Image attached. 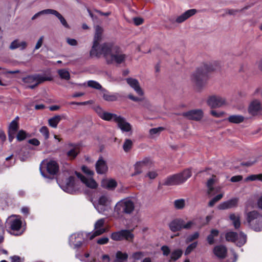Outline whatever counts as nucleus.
Wrapping results in <instances>:
<instances>
[{
    "label": "nucleus",
    "mask_w": 262,
    "mask_h": 262,
    "mask_svg": "<svg viewBox=\"0 0 262 262\" xmlns=\"http://www.w3.org/2000/svg\"><path fill=\"white\" fill-rule=\"evenodd\" d=\"M101 55L105 57L108 63L115 62L117 64L123 63L126 56L123 54L117 46L112 44H104L101 48Z\"/></svg>",
    "instance_id": "nucleus-1"
},
{
    "label": "nucleus",
    "mask_w": 262,
    "mask_h": 262,
    "mask_svg": "<svg viewBox=\"0 0 262 262\" xmlns=\"http://www.w3.org/2000/svg\"><path fill=\"white\" fill-rule=\"evenodd\" d=\"M135 209L133 199L127 198L117 202L114 208V212L118 215L121 213L130 214Z\"/></svg>",
    "instance_id": "nucleus-2"
},
{
    "label": "nucleus",
    "mask_w": 262,
    "mask_h": 262,
    "mask_svg": "<svg viewBox=\"0 0 262 262\" xmlns=\"http://www.w3.org/2000/svg\"><path fill=\"white\" fill-rule=\"evenodd\" d=\"M59 185L63 191L69 193H74L79 189L78 181L73 176L59 180Z\"/></svg>",
    "instance_id": "nucleus-3"
},
{
    "label": "nucleus",
    "mask_w": 262,
    "mask_h": 262,
    "mask_svg": "<svg viewBox=\"0 0 262 262\" xmlns=\"http://www.w3.org/2000/svg\"><path fill=\"white\" fill-rule=\"evenodd\" d=\"M207 72L201 67L194 72L191 78V80L197 89H201L206 84L207 80Z\"/></svg>",
    "instance_id": "nucleus-4"
},
{
    "label": "nucleus",
    "mask_w": 262,
    "mask_h": 262,
    "mask_svg": "<svg viewBox=\"0 0 262 262\" xmlns=\"http://www.w3.org/2000/svg\"><path fill=\"white\" fill-rule=\"evenodd\" d=\"M247 221L251 227L256 231L262 230V215L256 211L247 213Z\"/></svg>",
    "instance_id": "nucleus-5"
},
{
    "label": "nucleus",
    "mask_w": 262,
    "mask_h": 262,
    "mask_svg": "<svg viewBox=\"0 0 262 262\" xmlns=\"http://www.w3.org/2000/svg\"><path fill=\"white\" fill-rule=\"evenodd\" d=\"M191 176L190 170L186 169L182 173L173 175L167 178L165 182L166 185H176L185 182Z\"/></svg>",
    "instance_id": "nucleus-6"
},
{
    "label": "nucleus",
    "mask_w": 262,
    "mask_h": 262,
    "mask_svg": "<svg viewBox=\"0 0 262 262\" xmlns=\"http://www.w3.org/2000/svg\"><path fill=\"white\" fill-rule=\"evenodd\" d=\"M112 200L108 194H102L98 199L97 203L94 204L95 209L101 214H104L110 209Z\"/></svg>",
    "instance_id": "nucleus-7"
},
{
    "label": "nucleus",
    "mask_w": 262,
    "mask_h": 262,
    "mask_svg": "<svg viewBox=\"0 0 262 262\" xmlns=\"http://www.w3.org/2000/svg\"><path fill=\"white\" fill-rule=\"evenodd\" d=\"M95 31L93 45L90 54L92 57H100L101 55V51H98L97 48L98 47L99 43L102 38L103 29L101 27L97 25L95 27Z\"/></svg>",
    "instance_id": "nucleus-8"
},
{
    "label": "nucleus",
    "mask_w": 262,
    "mask_h": 262,
    "mask_svg": "<svg viewBox=\"0 0 262 262\" xmlns=\"http://www.w3.org/2000/svg\"><path fill=\"white\" fill-rule=\"evenodd\" d=\"M194 225L192 221L187 223L181 219H176L172 221L169 224V228L171 231L176 232L181 230L182 229H189Z\"/></svg>",
    "instance_id": "nucleus-9"
},
{
    "label": "nucleus",
    "mask_w": 262,
    "mask_h": 262,
    "mask_svg": "<svg viewBox=\"0 0 262 262\" xmlns=\"http://www.w3.org/2000/svg\"><path fill=\"white\" fill-rule=\"evenodd\" d=\"M45 167L47 172L52 175L55 174L59 170V166L57 162L54 160L46 159L42 161L40 165V171L41 175L45 177L42 169Z\"/></svg>",
    "instance_id": "nucleus-10"
},
{
    "label": "nucleus",
    "mask_w": 262,
    "mask_h": 262,
    "mask_svg": "<svg viewBox=\"0 0 262 262\" xmlns=\"http://www.w3.org/2000/svg\"><path fill=\"white\" fill-rule=\"evenodd\" d=\"M152 163L151 159L148 157L144 158L141 160L136 162L134 166L135 171L132 174V176H135L141 173L144 169L148 168Z\"/></svg>",
    "instance_id": "nucleus-11"
},
{
    "label": "nucleus",
    "mask_w": 262,
    "mask_h": 262,
    "mask_svg": "<svg viewBox=\"0 0 262 262\" xmlns=\"http://www.w3.org/2000/svg\"><path fill=\"white\" fill-rule=\"evenodd\" d=\"M206 102L211 108L220 107L226 103L225 98L219 95L210 96Z\"/></svg>",
    "instance_id": "nucleus-12"
},
{
    "label": "nucleus",
    "mask_w": 262,
    "mask_h": 262,
    "mask_svg": "<svg viewBox=\"0 0 262 262\" xmlns=\"http://www.w3.org/2000/svg\"><path fill=\"white\" fill-rule=\"evenodd\" d=\"M21 223L20 217L14 215L9 216L6 223V226L13 231H18L21 227Z\"/></svg>",
    "instance_id": "nucleus-13"
},
{
    "label": "nucleus",
    "mask_w": 262,
    "mask_h": 262,
    "mask_svg": "<svg viewBox=\"0 0 262 262\" xmlns=\"http://www.w3.org/2000/svg\"><path fill=\"white\" fill-rule=\"evenodd\" d=\"M105 219H101L98 220L95 224V231L93 233H88L86 236L90 239H93L95 237L100 235L103 233L105 232L106 230L102 228L104 224Z\"/></svg>",
    "instance_id": "nucleus-14"
},
{
    "label": "nucleus",
    "mask_w": 262,
    "mask_h": 262,
    "mask_svg": "<svg viewBox=\"0 0 262 262\" xmlns=\"http://www.w3.org/2000/svg\"><path fill=\"white\" fill-rule=\"evenodd\" d=\"M83 242V235L82 233H75L71 235L69 238V243L73 248H80Z\"/></svg>",
    "instance_id": "nucleus-15"
},
{
    "label": "nucleus",
    "mask_w": 262,
    "mask_h": 262,
    "mask_svg": "<svg viewBox=\"0 0 262 262\" xmlns=\"http://www.w3.org/2000/svg\"><path fill=\"white\" fill-rule=\"evenodd\" d=\"M126 83L132 88L135 92L139 95V96H143L144 92L141 88L139 81L134 78H127L125 79Z\"/></svg>",
    "instance_id": "nucleus-16"
},
{
    "label": "nucleus",
    "mask_w": 262,
    "mask_h": 262,
    "mask_svg": "<svg viewBox=\"0 0 262 262\" xmlns=\"http://www.w3.org/2000/svg\"><path fill=\"white\" fill-rule=\"evenodd\" d=\"M127 97L129 99L136 102H140V105L144 108L149 109L151 105L150 102L146 99L144 95L143 96L137 97L132 94L128 95Z\"/></svg>",
    "instance_id": "nucleus-17"
},
{
    "label": "nucleus",
    "mask_w": 262,
    "mask_h": 262,
    "mask_svg": "<svg viewBox=\"0 0 262 262\" xmlns=\"http://www.w3.org/2000/svg\"><path fill=\"white\" fill-rule=\"evenodd\" d=\"M262 111V106L260 101L254 100L251 102L248 107V112L252 116L258 115Z\"/></svg>",
    "instance_id": "nucleus-18"
},
{
    "label": "nucleus",
    "mask_w": 262,
    "mask_h": 262,
    "mask_svg": "<svg viewBox=\"0 0 262 262\" xmlns=\"http://www.w3.org/2000/svg\"><path fill=\"white\" fill-rule=\"evenodd\" d=\"M183 116L190 120H200L203 116L201 110H193L183 113Z\"/></svg>",
    "instance_id": "nucleus-19"
},
{
    "label": "nucleus",
    "mask_w": 262,
    "mask_h": 262,
    "mask_svg": "<svg viewBox=\"0 0 262 262\" xmlns=\"http://www.w3.org/2000/svg\"><path fill=\"white\" fill-rule=\"evenodd\" d=\"M216 179L215 176H212L211 178L209 179L207 182V193L210 196L214 195L215 193L219 192L221 190L220 187H214L213 185L216 182Z\"/></svg>",
    "instance_id": "nucleus-20"
},
{
    "label": "nucleus",
    "mask_w": 262,
    "mask_h": 262,
    "mask_svg": "<svg viewBox=\"0 0 262 262\" xmlns=\"http://www.w3.org/2000/svg\"><path fill=\"white\" fill-rule=\"evenodd\" d=\"M75 174L88 187L91 189H95L97 187L98 185L96 182L92 178H86L77 172H75Z\"/></svg>",
    "instance_id": "nucleus-21"
},
{
    "label": "nucleus",
    "mask_w": 262,
    "mask_h": 262,
    "mask_svg": "<svg viewBox=\"0 0 262 262\" xmlns=\"http://www.w3.org/2000/svg\"><path fill=\"white\" fill-rule=\"evenodd\" d=\"M96 171L98 174H105L108 171L106 162L102 157H100L95 164Z\"/></svg>",
    "instance_id": "nucleus-22"
},
{
    "label": "nucleus",
    "mask_w": 262,
    "mask_h": 262,
    "mask_svg": "<svg viewBox=\"0 0 262 262\" xmlns=\"http://www.w3.org/2000/svg\"><path fill=\"white\" fill-rule=\"evenodd\" d=\"M115 122L117 123L118 126L122 132H128L132 129L130 124L120 116H117Z\"/></svg>",
    "instance_id": "nucleus-23"
},
{
    "label": "nucleus",
    "mask_w": 262,
    "mask_h": 262,
    "mask_svg": "<svg viewBox=\"0 0 262 262\" xmlns=\"http://www.w3.org/2000/svg\"><path fill=\"white\" fill-rule=\"evenodd\" d=\"M96 112L101 119L106 121H115L118 116L116 114L104 112L100 107L97 108Z\"/></svg>",
    "instance_id": "nucleus-24"
},
{
    "label": "nucleus",
    "mask_w": 262,
    "mask_h": 262,
    "mask_svg": "<svg viewBox=\"0 0 262 262\" xmlns=\"http://www.w3.org/2000/svg\"><path fill=\"white\" fill-rule=\"evenodd\" d=\"M36 83L34 84H32L28 86L29 88L34 89L35 88L38 84L41 83L46 81H52L53 80V78L50 75H39L36 74L35 75Z\"/></svg>",
    "instance_id": "nucleus-25"
},
{
    "label": "nucleus",
    "mask_w": 262,
    "mask_h": 262,
    "mask_svg": "<svg viewBox=\"0 0 262 262\" xmlns=\"http://www.w3.org/2000/svg\"><path fill=\"white\" fill-rule=\"evenodd\" d=\"M222 64L219 61H212L205 63L202 67L207 72L220 70L221 68Z\"/></svg>",
    "instance_id": "nucleus-26"
},
{
    "label": "nucleus",
    "mask_w": 262,
    "mask_h": 262,
    "mask_svg": "<svg viewBox=\"0 0 262 262\" xmlns=\"http://www.w3.org/2000/svg\"><path fill=\"white\" fill-rule=\"evenodd\" d=\"M237 202L238 199L236 198H234L222 202L218 206V208L220 210H225L233 208L237 205Z\"/></svg>",
    "instance_id": "nucleus-27"
},
{
    "label": "nucleus",
    "mask_w": 262,
    "mask_h": 262,
    "mask_svg": "<svg viewBox=\"0 0 262 262\" xmlns=\"http://www.w3.org/2000/svg\"><path fill=\"white\" fill-rule=\"evenodd\" d=\"M196 12V10L194 9H189L181 15L177 17L176 19V22L178 23H182L185 21L186 19L194 15Z\"/></svg>",
    "instance_id": "nucleus-28"
},
{
    "label": "nucleus",
    "mask_w": 262,
    "mask_h": 262,
    "mask_svg": "<svg viewBox=\"0 0 262 262\" xmlns=\"http://www.w3.org/2000/svg\"><path fill=\"white\" fill-rule=\"evenodd\" d=\"M227 252V248L223 245L216 246L213 249V253L215 255L221 259H223L226 256Z\"/></svg>",
    "instance_id": "nucleus-29"
},
{
    "label": "nucleus",
    "mask_w": 262,
    "mask_h": 262,
    "mask_svg": "<svg viewBox=\"0 0 262 262\" xmlns=\"http://www.w3.org/2000/svg\"><path fill=\"white\" fill-rule=\"evenodd\" d=\"M68 147L69 150L67 152V156L70 159H74L79 152L78 146L76 145L69 144L68 145Z\"/></svg>",
    "instance_id": "nucleus-30"
},
{
    "label": "nucleus",
    "mask_w": 262,
    "mask_h": 262,
    "mask_svg": "<svg viewBox=\"0 0 262 262\" xmlns=\"http://www.w3.org/2000/svg\"><path fill=\"white\" fill-rule=\"evenodd\" d=\"M117 185L116 181L113 179H104L101 181V186L110 190L114 189Z\"/></svg>",
    "instance_id": "nucleus-31"
},
{
    "label": "nucleus",
    "mask_w": 262,
    "mask_h": 262,
    "mask_svg": "<svg viewBox=\"0 0 262 262\" xmlns=\"http://www.w3.org/2000/svg\"><path fill=\"white\" fill-rule=\"evenodd\" d=\"M62 119V116L55 115L48 120V124L51 127L55 128Z\"/></svg>",
    "instance_id": "nucleus-32"
},
{
    "label": "nucleus",
    "mask_w": 262,
    "mask_h": 262,
    "mask_svg": "<svg viewBox=\"0 0 262 262\" xmlns=\"http://www.w3.org/2000/svg\"><path fill=\"white\" fill-rule=\"evenodd\" d=\"M50 14L56 16L60 20L61 24L67 28H69V26L64 18L56 10L51 9Z\"/></svg>",
    "instance_id": "nucleus-33"
},
{
    "label": "nucleus",
    "mask_w": 262,
    "mask_h": 262,
    "mask_svg": "<svg viewBox=\"0 0 262 262\" xmlns=\"http://www.w3.org/2000/svg\"><path fill=\"white\" fill-rule=\"evenodd\" d=\"M230 220L232 222L235 229H238L241 226L240 216L234 213L230 214L229 215Z\"/></svg>",
    "instance_id": "nucleus-34"
},
{
    "label": "nucleus",
    "mask_w": 262,
    "mask_h": 262,
    "mask_svg": "<svg viewBox=\"0 0 262 262\" xmlns=\"http://www.w3.org/2000/svg\"><path fill=\"white\" fill-rule=\"evenodd\" d=\"M121 233L122 240L125 239L129 242L133 241L134 235L133 234L132 231L129 230H122Z\"/></svg>",
    "instance_id": "nucleus-35"
},
{
    "label": "nucleus",
    "mask_w": 262,
    "mask_h": 262,
    "mask_svg": "<svg viewBox=\"0 0 262 262\" xmlns=\"http://www.w3.org/2000/svg\"><path fill=\"white\" fill-rule=\"evenodd\" d=\"M228 120L231 123H240L244 121V117L239 115H231L228 117Z\"/></svg>",
    "instance_id": "nucleus-36"
},
{
    "label": "nucleus",
    "mask_w": 262,
    "mask_h": 262,
    "mask_svg": "<svg viewBox=\"0 0 262 262\" xmlns=\"http://www.w3.org/2000/svg\"><path fill=\"white\" fill-rule=\"evenodd\" d=\"M18 117H16L13 120L11 121L9 125V131L13 133H16L18 129Z\"/></svg>",
    "instance_id": "nucleus-37"
},
{
    "label": "nucleus",
    "mask_w": 262,
    "mask_h": 262,
    "mask_svg": "<svg viewBox=\"0 0 262 262\" xmlns=\"http://www.w3.org/2000/svg\"><path fill=\"white\" fill-rule=\"evenodd\" d=\"M183 254V251L181 249H178L173 250L170 255V261H176L180 258Z\"/></svg>",
    "instance_id": "nucleus-38"
},
{
    "label": "nucleus",
    "mask_w": 262,
    "mask_h": 262,
    "mask_svg": "<svg viewBox=\"0 0 262 262\" xmlns=\"http://www.w3.org/2000/svg\"><path fill=\"white\" fill-rule=\"evenodd\" d=\"M57 73L61 79L69 80L70 79V74L68 71L66 69L58 70Z\"/></svg>",
    "instance_id": "nucleus-39"
},
{
    "label": "nucleus",
    "mask_w": 262,
    "mask_h": 262,
    "mask_svg": "<svg viewBox=\"0 0 262 262\" xmlns=\"http://www.w3.org/2000/svg\"><path fill=\"white\" fill-rule=\"evenodd\" d=\"M174 207L177 209H182L185 206V200L183 199L176 200L173 202Z\"/></svg>",
    "instance_id": "nucleus-40"
},
{
    "label": "nucleus",
    "mask_w": 262,
    "mask_h": 262,
    "mask_svg": "<svg viewBox=\"0 0 262 262\" xmlns=\"http://www.w3.org/2000/svg\"><path fill=\"white\" fill-rule=\"evenodd\" d=\"M103 98L107 101H115L117 100L118 97L117 94H111L106 92L103 94Z\"/></svg>",
    "instance_id": "nucleus-41"
},
{
    "label": "nucleus",
    "mask_w": 262,
    "mask_h": 262,
    "mask_svg": "<svg viewBox=\"0 0 262 262\" xmlns=\"http://www.w3.org/2000/svg\"><path fill=\"white\" fill-rule=\"evenodd\" d=\"M238 235L236 232H229L226 235V240L228 241H231L235 242L237 239Z\"/></svg>",
    "instance_id": "nucleus-42"
},
{
    "label": "nucleus",
    "mask_w": 262,
    "mask_h": 262,
    "mask_svg": "<svg viewBox=\"0 0 262 262\" xmlns=\"http://www.w3.org/2000/svg\"><path fill=\"white\" fill-rule=\"evenodd\" d=\"M236 242L238 246H242L246 242V235L242 232L240 233L238 235V238Z\"/></svg>",
    "instance_id": "nucleus-43"
},
{
    "label": "nucleus",
    "mask_w": 262,
    "mask_h": 262,
    "mask_svg": "<svg viewBox=\"0 0 262 262\" xmlns=\"http://www.w3.org/2000/svg\"><path fill=\"white\" fill-rule=\"evenodd\" d=\"M133 142L130 139H126L123 145V150L125 152H127L132 148Z\"/></svg>",
    "instance_id": "nucleus-44"
},
{
    "label": "nucleus",
    "mask_w": 262,
    "mask_h": 262,
    "mask_svg": "<svg viewBox=\"0 0 262 262\" xmlns=\"http://www.w3.org/2000/svg\"><path fill=\"white\" fill-rule=\"evenodd\" d=\"M39 132L42 134V135L44 137L46 140H47L49 138V130L47 126H42L39 129Z\"/></svg>",
    "instance_id": "nucleus-45"
},
{
    "label": "nucleus",
    "mask_w": 262,
    "mask_h": 262,
    "mask_svg": "<svg viewBox=\"0 0 262 262\" xmlns=\"http://www.w3.org/2000/svg\"><path fill=\"white\" fill-rule=\"evenodd\" d=\"M145 254L144 253L141 251H138L133 253L131 256V258H132L135 260H138L142 259Z\"/></svg>",
    "instance_id": "nucleus-46"
},
{
    "label": "nucleus",
    "mask_w": 262,
    "mask_h": 262,
    "mask_svg": "<svg viewBox=\"0 0 262 262\" xmlns=\"http://www.w3.org/2000/svg\"><path fill=\"white\" fill-rule=\"evenodd\" d=\"M111 237L112 239L116 241H122V236L121 230L118 232H114L112 234Z\"/></svg>",
    "instance_id": "nucleus-47"
},
{
    "label": "nucleus",
    "mask_w": 262,
    "mask_h": 262,
    "mask_svg": "<svg viewBox=\"0 0 262 262\" xmlns=\"http://www.w3.org/2000/svg\"><path fill=\"white\" fill-rule=\"evenodd\" d=\"M88 85L89 87L97 89L100 90L102 88L101 85L97 81L93 80H90L88 82Z\"/></svg>",
    "instance_id": "nucleus-48"
},
{
    "label": "nucleus",
    "mask_w": 262,
    "mask_h": 262,
    "mask_svg": "<svg viewBox=\"0 0 262 262\" xmlns=\"http://www.w3.org/2000/svg\"><path fill=\"white\" fill-rule=\"evenodd\" d=\"M198 242H194L189 245L186 248L185 251V255L190 254L197 246Z\"/></svg>",
    "instance_id": "nucleus-49"
},
{
    "label": "nucleus",
    "mask_w": 262,
    "mask_h": 262,
    "mask_svg": "<svg viewBox=\"0 0 262 262\" xmlns=\"http://www.w3.org/2000/svg\"><path fill=\"white\" fill-rule=\"evenodd\" d=\"M27 137V133L23 130H20L18 132L16 138L18 141H22L25 139Z\"/></svg>",
    "instance_id": "nucleus-50"
},
{
    "label": "nucleus",
    "mask_w": 262,
    "mask_h": 262,
    "mask_svg": "<svg viewBox=\"0 0 262 262\" xmlns=\"http://www.w3.org/2000/svg\"><path fill=\"white\" fill-rule=\"evenodd\" d=\"M51 9H47L42 11H40L36 13L32 17V20L36 19L37 17L41 15L50 14Z\"/></svg>",
    "instance_id": "nucleus-51"
},
{
    "label": "nucleus",
    "mask_w": 262,
    "mask_h": 262,
    "mask_svg": "<svg viewBox=\"0 0 262 262\" xmlns=\"http://www.w3.org/2000/svg\"><path fill=\"white\" fill-rule=\"evenodd\" d=\"M24 82L26 83H32L34 84L36 83L35 77L34 75L28 76L24 79Z\"/></svg>",
    "instance_id": "nucleus-52"
},
{
    "label": "nucleus",
    "mask_w": 262,
    "mask_h": 262,
    "mask_svg": "<svg viewBox=\"0 0 262 262\" xmlns=\"http://www.w3.org/2000/svg\"><path fill=\"white\" fill-rule=\"evenodd\" d=\"M247 180L249 181L259 180L262 181V174L251 175L247 177Z\"/></svg>",
    "instance_id": "nucleus-53"
},
{
    "label": "nucleus",
    "mask_w": 262,
    "mask_h": 262,
    "mask_svg": "<svg viewBox=\"0 0 262 262\" xmlns=\"http://www.w3.org/2000/svg\"><path fill=\"white\" fill-rule=\"evenodd\" d=\"M199 237V232H194V233L189 235L187 237V238L186 239V243L191 242L194 241V239H197Z\"/></svg>",
    "instance_id": "nucleus-54"
},
{
    "label": "nucleus",
    "mask_w": 262,
    "mask_h": 262,
    "mask_svg": "<svg viewBox=\"0 0 262 262\" xmlns=\"http://www.w3.org/2000/svg\"><path fill=\"white\" fill-rule=\"evenodd\" d=\"M163 130L164 128L162 127L151 128L149 130V134L151 136H153L156 134H159Z\"/></svg>",
    "instance_id": "nucleus-55"
},
{
    "label": "nucleus",
    "mask_w": 262,
    "mask_h": 262,
    "mask_svg": "<svg viewBox=\"0 0 262 262\" xmlns=\"http://www.w3.org/2000/svg\"><path fill=\"white\" fill-rule=\"evenodd\" d=\"M81 169L82 171L89 176H92L94 174V172L93 170H91L85 166H83Z\"/></svg>",
    "instance_id": "nucleus-56"
},
{
    "label": "nucleus",
    "mask_w": 262,
    "mask_h": 262,
    "mask_svg": "<svg viewBox=\"0 0 262 262\" xmlns=\"http://www.w3.org/2000/svg\"><path fill=\"white\" fill-rule=\"evenodd\" d=\"M210 114L212 116L216 118L222 117L224 114L223 112H218L215 110H211Z\"/></svg>",
    "instance_id": "nucleus-57"
},
{
    "label": "nucleus",
    "mask_w": 262,
    "mask_h": 262,
    "mask_svg": "<svg viewBox=\"0 0 262 262\" xmlns=\"http://www.w3.org/2000/svg\"><path fill=\"white\" fill-rule=\"evenodd\" d=\"M19 47V42H18V40L16 39L14 41H13L9 47V48L11 50H14Z\"/></svg>",
    "instance_id": "nucleus-58"
},
{
    "label": "nucleus",
    "mask_w": 262,
    "mask_h": 262,
    "mask_svg": "<svg viewBox=\"0 0 262 262\" xmlns=\"http://www.w3.org/2000/svg\"><path fill=\"white\" fill-rule=\"evenodd\" d=\"M133 21L136 26H139L143 23L144 19L141 17H136L133 18Z\"/></svg>",
    "instance_id": "nucleus-59"
},
{
    "label": "nucleus",
    "mask_w": 262,
    "mask_h": 262,
    "mask_svg": "<svg viewBox=\"0 0 262 262\" xmlns=\"http://www.w3.org/2000/svg\"><path fill=\"white\" fill-rule=\"evenodd\" d=\"M161 250L162 251L163 254L164 256H168L170 252V250L169 248L166 246H162L161 247Z\"/></svg>",
    "instance_id": "nucleus-60"
},
{
    "label": "nucleus",
    "mask_w": 262,
    "mask_h": 262,
    "mask_svg": "<svg viewBox=\"0 0 262 262\" xmlns=\"http://www.w3.org/2000/svg\"><path fill=\"white\" fill-rule=\"evenodd\" d=\"M109 239L107 237H103L99 238L97 243L99 245H104L106 244L108 242Z\"/></svg>",
    "instance_id": "nucleus-61"
},
{
    "label": "nucleus",
    "mask_w": 262,
    "mask_h": 262,
    "mask_svg": "<svg viewBox=\"0 0 262 262\" xmlns=\"http://www.w3.org/2000/svg\"><path fill=\"white\" fill-rule=\"evenodd\" d=\"M67 42L69 45L72 46H76L77 45V40L73 38H67Z\"/></svg>",
    "instance_id": "nucleus-62"
},
{
    "label": "nucleus",
    "mask_w": 262,
    "mask_h": 262,
    "mask_svg": "<svg viewBox=\"0 0 262 262\" xmlns=\"http://www.w3.org/2000/svg\"><path fill=\"white\" fill-rule=\"evenodd\" d=\"M11 262H23V259H21L19 256L14 255L10 257Z\"/></svg>",
    "instance_id": "nucleus-63"
},
{
    "label": "nucleus",
    "mask_w": 262,
    "mask_h": 262,
    "mask_svg": "<svg viewBox=\"0 0 262 262\" xmlns=\"http://www.w3.org/2000/svg\"><path fill=\"white\" fill-rule=\"evenodd\" d=\"M28 143L34 146H38L40 144L39 141L36 138H33L29 140Z\"/></svg>",
    "instance_id": "nucleus-64"
}]
</instances>
